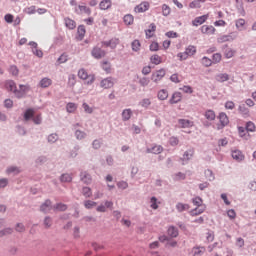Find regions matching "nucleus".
I'll return each mask as SVG.
<instances>
[{"label":"nucleus","mask_w":256,"mask_h":256,"mask_svg":"<svg viewBox=\"0 0 256 256\" xmlns=\"http://www.w3.org/2000/svg\"><path fill=\"white\" fill-rule=\"evenodd\" d=\"M5 89L13 92L18 99H21L22 97H24L29 87L26 85H19L20 90H17V84H15V82L12 80H8L5 82Z\"/></svg>","instance_id":"1"},{"label":"nucleus","mask_w":256,"mask_h":256,"mask_svg":"<svg viewBox=\"0 0 256 256\" xmlns=\"http://www.w3.org/2000/svg\"><path fill=\"white\" fill-rule=\"evenodd\" d=\"M78 78L87 81V85H91L95 81L94 74H88V72L84 69L78 70Z\"/></svg>","instance_id":"2"},{"label":"nucleus","mask_w":256,"mask_h":256,"mask_svg":"<svg viewBox=\"0 0 256 256\" xmlns=\"http://www.w3.org/2000/svg\"><path fill=\"white\" fill-rule=\"evenodd\" d=\"M165 76H166L165 69H160L152 73L151 79L154 84H158L160 81H162L163 78H165Z\"/></svg>","instance_id":"3"},{"label":"nucleus","mask_w":256,"mask_h":256,"mask_svg":"<svg viewBox=\"0 0 256 256\" xmlns=\"http://www.w3.org/2000/svg\"><path fill=\"white\" fill-rule=\"evenodd\" d=\"M115 82H114V78L112 77H106L105 79L101 80L100 83V87L102 89H111L112 87H114Z\"/></svg>","instance_id":"4"},{"label":"nucleus","mask_w":256,"mask_h":256,"mask_svg":"<svg viewBox=\"0 0 256 256\" xmlns=\"http://www.w3.org/2000/svg\"><path fill=\"white\" fill-rule=\"evenodd\" d=\"M117 45H119V39L118 38H112L109 41L102 42V47L111 48L112 50L117 48Z\"/></svg>","instance_id":"5"},{"label":"nucleus","mask_w":256,"mask_h":256,"mask_svg":"<svg viewBox=\"0 0 256 256\" xmlns=\"http://www.w3.org/2000/svg\"><path fill=\"white\" fill-rule=\"evenodd\" d=\"M219 123H221V125L218 126V130H221L229 124V118L226 113L222 112L219 114Z\"/></svg>","instance_id":"6"},{"label":"nucleus","mask_w":256,"mask_h":256,"mask_svg":"<svg viewBox=\"0 0 256 256\" xmlns=\"http://www.w3.org/2000/svg\"><path fill=\"white\" fill-rule=\"evenodd\" d=\"M201 33L204 34V35H214L215 32L217 31V29L214 28V26H208V25H204V26H201Z\"/></svg>","instance_id":"7"},{"label":"nucleus","mask_w":256,"mask_h":256,"mask_svg":"<svg viewBox=\"0 0 256 256\" xmlns=\"http://www.w3.org/2000/svg\"><path fill=\"white\" fill-rule=\"evenodd\" d=\"M150 4L146 1L140 3L138 6L135 7V12L137 13H145L149 10Z\"/></svg>","instance_id":"8"},{"label":"nucleus","mask_w":256,"mask_h":256,"mask_svg":"<svg viewBox=\"0 0 256 256\" xmlns=\"http://www.w3.org/2000/svg\"><path fill=\"white\" fill-rule=\"evenodd\" d=\"M75 13L78 15L85 14L90 16L91 15V9L84 5H78L77 8H75Z\"/></svg>","instance_id":"9"},{"label":"nucleus","mask_w":256,"mask_h":256,"mask_svg":"<svg viewBox=\"0 0 256 256\" xmlns=\"http://www.w3.org/2000/svg\"><path fill=\"white\" fill-rule=\"evenodd\" d=\"M208 14L199 16L192 21V26L198 27L200 25H203L208 20Z\"/></svg>","instance_id":"10"},{"label":"nucleus","mask_w":256,"mask_h":256,"mask_svg":"<svg viewBox=\"0 0 256 256\" xmlns=\"http://www.w3.org/2000/svg\"><path fill=\"white\" fill-rule=\"evenodd\" d=\"M91 55L95 59H101V58L105 57V51L102 50L101 48L96 47V48L92 49Z\"/></svg>","instance_id":"11"},{"label":"nucleus","mask_w":256,"mask_h":256,"mask_svg":"<svg viewBox=\"0 0 256 256\" xmlns=\"http://www.w3.org/2000/svg\"><path fill=\"white\" fill-rule=\"evenodd\" d=\"M163 152L162 145H153L152 148H147V153L160 155Z\"/></svg>","instance_id":"12"},{"label":"nucleus","mask_w":256,"mask_h":256,"mask_svg":"<svg viewBox=\"0 0 256 256\" xmlns=\"http://www.w3.org/2000/svg\"><path fill=\"white\" fill-rule=\"evenodd\" d=\"M232 158L235 159L236 162H242L245 159V155H243L241 150H232Z\"/></svg>","instance_id":"13"},{"label":"nucleus","mask_w":256,"mask_h":256,"mask_svg":"<svg viewBox=\"0 0 256 256\" xmlns=\"http://www.w3.org/2000/svg\"><path fill=\"white\" fill-rule=\"evenodd\" d=\"M111 7H112L111 0H103L99 2V9H101L102 11H107Z\"/></svg>","instance_id":"14"},{"label":"nucleus","mask_w":256,"mask_h":256,"mask_svg":"<svg viewBox=\"0 0 256 256\" xmlns=\"http://www.w3.org/2000/svg\"><path fill=\"white\" fill-rule=\"evenodd\" d=\"M235 26L236 29L239 31L246 30V21L243 18H239L238 20L235 21Z\"/></svg>","instance_id":"15"},{"label":"nucleus","mask_w":256,"mask_h":256,"mask_svg":"<svg viewBox=\"0 0 256 256\" xmlns=\"http://www.w3.org/2000/svg\"><path fill=\"white\" fill-rule=\"evenodd\" d=\"M52 209V202L50 200L44 201L42 206H40V211L43 213H48Z\"/></svg>","instance_id":"16"},{"label":"nucleus","mask_w":256,"mask_h":256,"mask_svg":"<svg viewBox=\"0 0 256 256\" xmlns=\"http://www.w3.org/2000/svg\"><path fill=\"white\" fill-rule=\"evenodd\" d=\"M182 95L180 92H174V94L171 96V99L169 100V103L171 105L177 104L181 101Z\"/></svg>","instance_id":"17"},{"label":"nucleus","mask_w":256,"mask_h":256,"mask_svg":"<svg viewBox=\"0 0 256 256\" xmlns=\"http://www.w3.org/2000/svg\"><path fill=\"white\" fill-rule=\"evenodd\" d=\"M52 85V79H49L47 77H44L39 82V86L43 89L49 88Z\"/></svg>","instance_id":"18"},{"label":"nucleus","mask_w":256,"mask_h":256,"mask_svg":"<svg viewBox=\"0 0 256 256\" xmlns=\"http://www.w3.org/2000/svg\"><path fill=\"white\" fill-rule=\"evenodd\" d=\"M178 125H180V128H190L193 126V122L187 119H180L178 120Z\"/></svg>","instance_id":"19"},{"label":"nucleus","mask_w":256,"mask_h":256,"mask_svg":"<svg viewBox=\"0 0 256 256\" xmlns=\"http://www.w3.org/2000/svg\"><path fill=\"white\" fill-rule=\"evenodd\" d=\"M156 26L155 23L150 24L149 29L146 30V37L147 39H150L155 35Z\"/></svg>","instance_id":"20"},{"label":"nucleus","mask_w":256,"mask_h":256,"mask_svg":"<svg viewBox=\"0 0 256 256\" xmlns=\"http://www.w3.org/2000/svg\"><path fill=\"white\" fill-rule=\"evenodd\" d=\"M80 179L84 184H90L91 183V176L87 172H81Z\"/></svg>","instance_id":"21"},{"label":"nucleus","mask_w":256,"mask_h":256,"mask_svg":"<svg viewBox=\"0 0 256 256\" xmlns=\"http://www.w3.org/2000/svg\"><path fill=\"white\" fill-rule=\"evenodd\" d=\"M169 97V93L167 92L166 89H162L157 93V98L160 101H165Z\"/></svg>","instance_id":"22"},{"label":"nucleus","mask_w":256,"mask_h":256,"mask_svg":"<svg viewBox=\"0 0 256 256\" xmlns=\"http://www.w3.org/2000/svg\"><path fill=\"white\" fill-rule=\"evenodd\" d=\"M205 252L204 247H194L192 248V256H203Z\"/></svg>","instance_id":"23"},{"label":"nucleus","mask_w":256,"mask_h":256,"mask_svg":"<svg viewBox=\"0 0 256 256\" xmlns=\"http://www.w3.org/2000/svg\"><path fill=\"white\" fill-rule=\"evenodd\" d=\"M132 116V110L131 108L125 109L122 111V120L123 121H129V119H131Z\"/></svg>","instance_id":"24"},{"label":"nucleus","mask_w":256,"mask_h":256,"mask_svg":"<svg viewBox=\"0 0 256 256\" xmlns=\"http://www.w3.org/2000/svg\"><path fill=\"white\" fill-rule=\"evenodd\" d=\"M239 137H242L245 140H249L251 138V135L246 133V129L243 127L238 128Z\"/></svg>","instance_id":"25"},{"label":"nucleus","mask_w":256,"mask_h":256,"mask_svg":"<svg viewBox=\"0 0 256 256\" xmlns=\"http://www.w3.org/2000/svg\"><path fill=\"white\" fill-rule=\"evenodd\" d=\"M205 211V206H198L197 208L193 209L190 214L192 216H197L203 214Z\"/></svg>","instance_id":"26"},{"label":"nucleus","mask_w":256,"mask_h":256,"mask_svg":"<svg viewBox=\"0 0 256 256\" xmlns=\"http://www.w3.org/2000/svg\"><path fill=\"white\" fill-rule=\"evenodd\" d=\"M204 117L208 121H215V112L213 110H207L204 113Z\"/></svg>","instance_id":"27"},{"label":"nucleus","mask_w":256,"mask_h":256,"mask_svg":"<svg viewBox=\"0 0 256 256\" xmlns=\"http://www.w3.org/2000/svg\"><path fill=\"white\" fill-rule=\"evenodd\" d=\"M66 27L70 30H74L76 28V22L71 20L70 18L64 19Z\"/></svg>","instance_id":"28"},{"label":"nucleus","mask_w":256,"mask_h":256,"mask_svg":"<svg viewBox=\"0 0 256 256\" xmlns=\"http://www.w3.org/2000/svg\"><path fill=\"white\" fill-rule=\"evenodd\" d=\"M102 70H104V72L106 74H111V63L108 61H104L101 64Z\"/></svg>","instance_id":"29"},{"label":"nucleus","mask_w":256,"mask_h":256,"mask_svg":"<svg viewBox=\"0 0 256 256\" xmlns=\"http://www.w3.org/2000/svg\"><path fill=\"white\" fill-rule=\"evenodd\" d=\"M196 47L193 45L188 46L187 48H185V51L183 53L190 55V56H194L196 55Z\"/></svg>","instance_id":"30"},{"label":"nucleus","mask_w":256,"mask_h":256,"mask_svg":"<svg viewBox=\"0 0 256 256\" xmlns=\"http://www.w3.org/2000/svg\"><path fill=\"white\" fill-rule=\"evenodd\" d=\"M194 155V149H190L184 152L183 155V161H189L191 158H193Z\"/></svg>","instance_id":"31"},{"label":"nucleus","mask_w":256,"mask_h":256,"mask_svg":"<svg viewBox=\"0 0 256 256\" xmlns=\"http://www.w3.org/2000/svg\"><path fill=\"white\" fill-rule=\"evenodd\" d=\"M150 62H152L153 65H160L162 63V57L159 55H152V57H150Z\"/></svg>","instance_id":"32"},{"label":"nucleus","mask_w":256,"mask_h":256,"mask_svg":"<svg viewBox=\"0 0 256 256\" xmlns=\"http://www.w3.org/2000/svg\"><path fill=\"white\" fill-rule=\"evenodd\" d=\"M82 196H84L85 198H90L91 196H93V192L91 191V188L83 187L82 188Z\"/></svg>","instance_id":"33"},{"label":"nucleus","mask_w":256,"mask_h":256,"mask_svg":"<svg viewBox=\"0 0 256 256\" xmlns=\"http://www.w3.org/2000/svg\"><path fill=\"white\" fill-rule=\"evenodd\" d=\"M152 102L151 99L145 98L142 101L139 102L140 107L147 109L149 106H151Z\"/></svg>","instance_id":"34"},{"label":"nucleus","mask_w":256,"mask_h":256,"mask_svg":"<svg viewBox=\"0 0 256 256\" xmlns=\"http://www.w3.org/2000/svg\"><path fill=\"white\" fill-rule=\"evenodd\" d=\"M190 208L189 204L178 203L176 209L178 212L188 211Z\"/></svg>","instance_id":"35"},{"label":"nucleus","mask_w":256,"mask_h":256,"mask_svg":"<svg viewBox=\"0 0 256 256\" xmlns=\"http://www.w3.org/2000/svg\"><path fill=\"white\" fill-rule=\"evenodd\" d=\"M229 80V75L228 74H218L216 75V81L224 83L225 81Z\"/></svg>","instance_id":"36"},{"label":"nucleus","mask_w":256,"mask_h":256,"mask_svg":"<svg viewBox=\"0 0 256 256\" xmlns=\"http://www.w3.org/2000/svg\"><path fill=\"white\" fill-rule=\"evenodd\" d=\"M246 131L250 132V133H254L256 130V126L255 123H253L252 121H249L248 123H246Z\"/></svg>","instance_id":"37"},{"label":"nucleus","mask_w":256,"mask_h":256,"mask_svg":"<svg viewBox=\"0 0 256 256\" xmlns=\"http://www.w3.org/2000/svg\"><path fill=\"white\" fill-rule=\"evenodd\" d=\"M123 23H125V25H132L133 24V16L130 14L123 16Z\"/></svg>","instance_id":"38"},{"label":"nucleus","mask_w":256,"mask_h":256,"mask_svg":"<svg viewBox=\"0 0 256 256\" xmlns=\"http://www.w3.org/2000/svg\"><path fill=\"white\" fill-rule=\"evenodd\" d=\"M66 110L68 113H74L77 110V104L74 103H68L66 106Z\"/></svg>","instance_id":"39"},{"label":"nucleus","mask_w":256,"mask_h":256,"mask_svg":"<svg viewBox=\"0 0 256 256\" xmlns=\"http://www.w3.org/2000/svg\"><path fill=\"white\" fill-rule=\"evenodd\" d=\"M150 82H151V80L148 77H142L139 79V84L142 87H147Z\"/></svg>","instance_id":"40"},{"label":"nucleus","mask_w":256,"mask_h":256,"mask_svg":"<svg viewBox=\"0 0 256 256\" xmlns=\"http://www.w3.org/2000/svg\"><path fill=\"white\" fill-rule=\"evenodd\" d=\"M167 233H168V236H170V237H177L179 235V232L174 227L168 228Z\"/></svg>","instance_id":"41"},{"label":"nucleus","mask_w":256,"mask_h":256,"mask_svg":"<svg viewBox=\"0 0 256 256\" xmlns=\"http://www.w3.org/2000/svg\"><path fill=\"white\" fill-rule=\"evenodd\" d=\"M54 211H66L67 210V205L58 203L56 206H53Z\"/></svg>","instance_id":"42"},{"label":"nucleus","mask_w":256,"mask_h":256,"mask_svg":"<svg viewBox=\"0 0 256 256\" xmlns=\"http://www.w3.org/2000/svg\"><path fill=\"white\" fill-rule=\"evenodd\" d=\"M33 115H35L33 109L26 110L24 115L25 121H29L33 117Z\"/></svg>","instance_id":"43"},{"label":"nucleus","mask_w":256,"mask_h":256,"mask_svg":"<svg viewBox=\"0 0 256 256\" xmlns=\"http://www.w3.org/2000/svg\"><path fill=\"white\" fill-rule=\"evenodd\" d=\"M192 203L194 204V206L197 207H205L203 204V199H201L200 197H195L194 199H192Z\"/></svg>","instance_id":"44"},{"label":"nucleus","mask_w":256,"mask_h":256,"mask_svg":"<svg viewBox=\"0 0 256 256\" xmlns=\"http://www.w3.org/2000/svg\"><path fill=\"white\" fill-rule=\"evenodd\" d=\"M177 57H178V59H179L180 61H184V60H186V59H189V57H193V56L190 55V54H187V53H185V52H180V53L177 54Z\"/></svg>","instance_id":"45"},{"label":"nucleus","mask_w":256,"mask_h":256,"mask_svg":"<svg viewBox=\"0 0 256 256\" xmlns=\"http://www.w3.org/2000/svg\"><path fill=\"white\" fill-rule=\"evenodd\" d=\"M170 13H171V8L169 6H167L166 4H163V6H162L163 16L167 17L170 15Z\"/></svg>","instance_id":"46"},{"label":"nucleus","mask_w":256,"mask_h":256,"mask_svg":"<svg viewBox=\"0 0 256 256\" xmlns=\"http://www.w3.org/2000/svg\"><path fill=\"white\" fill-rule=\"evenodd\" d=\"M141 49V42L139 40H135L132 42V50L138 52Z\"/></svg>","instance_id":"47"},{"label":"nucleus","mask_w":256,"mask_h":256,"mask_svg":"<svg viewBox=\"0 0 256 256\" xmlns=\"http://www.w3.org/2000/svg\"><path fill=\"white\" fill-rule=\"evenodd\" d=\"M9 73H11L12 76L17 77L19 74L18 67L15 65H12L11 67H9Z\"/></svg>","instance_id":"48"},{"label":"nucleus","mask_w":256,"mask_h":256,"mask_svg":"<svg viewBox=\"0 0 256 256\" xmlns=\"http://www.w3.org/2000/svg\"><path fill=\"white\" fill-rule=\"evenodd\" d=\"M213 64V60H210L208 57H202V65L205 67H210Z\"/></svg>","instance_id":"49"},{"label":"nucleus","mask_w":256,"mask_h":256,"mask_svg":"<svg viewBox=\"0 0 256 256\" xmlns=\"http://www.w3.org/2000/svg\"><path fill=\"white\" fill-rule=\"evenodd\" d=\"M84 206L87 209H91V208H94L95 206H97V203L94 201H91V200H87L84 202Z\"/></svg>","instance_id":"50"},{"label":"nucleus","mask_w":256,"mask_h":256,"mask_svg":"<svg viewBox=\"0 0 256 256\" xmlns=\"http://www.w3.org/2000/svg\"><path fill=\"white\" fill-rule=\"evenodd\" d=\"M86 35V28L84 26H78V36L80 39H83V37Z\"/></svg>","instance_id":"51"},{"label":"nucleus","mask_w":256,"mask_h":256,"mask_svg":"<svg viewBox=\"0 0 256 256\" xmlns=\"http://www.w3.org/2000/svg\"><path fill=\"white\" fill-rule=\"evenodd\" d=\"M75 137H77V140H83L84 138H86V133L81 130H77L75 131Z\"/></svg>","instance_id":"52"},{"label":"nucleus","mask_w":256,"mask_h":256,"mask_svg":"<svg viewBox=\"0 0 256 256\" xmlns=\"http://www.w3.org/2000/svg\"><path fill=\"white\" fill-rule=\"evenodd\" d=\"M168 143L173 146V147H176L177 145H179V138H176V137H171L169 140H168Z\"/></svg>","instance_id":"53"},{"label":"nucleus","mask_w":256,"mask_h":256,"mask_svg":"<svg viewBox=\"0 0 256 256\" xmlns=\"http://www.w3.org/2000/svg\"><path fill=\"white\" fill-rule=\"evenodd\" d=\"M21 170H19L18 167H9L8 170H6L7 174H19Z\"/></svg>","instance_id":"54"},{"label":"nucleus","mask_w":256,"mask_h":256,"mask_svg":"<svg viewBox=\"0 0 256 256\" xmlns=\"http://www.w3.org/2000/svg\"><path fill=\"white\" fill-rule=\"evenodd\" d=\"M230 38H231V36H227V35L219 36V38L217 39V42L218 43H227V42H229Z\"/></svg>","instance_id":"55"},{"label":"nucleus","mask_w":256,"mask_h":256,"mask_svg":"<svg viewBox=\"0 0 256 256\" xmlns=\"http://www.w3.org/2000/svg\"><path fill=\"white\" fill-rule=\"evenodd\" d=\"M71 175L70 174H63L61 175V182H64V183H69L71 181Z\"/></svg>","instance_id":"56"},{"label":"nucleus","mask_w":256,"mask_h":256,"mask_svg":"<svg viewBox=\"0 0 256 256\" xmlns=\"http://www.w3.org/2000/svg\"><path fill=\"white\" fill-rule=\"evenodd\" d=\"M68 60V56L66 54L61 55L58 57L57 62L58 64H65Z\"/></svg>","instance_id":"57"},{"label":"nucleus","mask_w":256,"mask_h":256,"mask_svg":"<svg viewBox=\"0 0 256 256\" xmlns=\"http://www.w3.org/2000/svg\"><path fill=\"white\" fill-rule=\"evenodd\" d=\"M101 145V140H94V142H92V148H94V150H99L101 148Z\"/></svg>","instance_id":"58"},{"label":"nucleus","mask_w":256,"mask_h":256,"mask_svg":"<svg viewBox=\"0 0 256 256\" xmlns=\"http://www.w3.org/2000/svg\"><path fill=\"white\" fill-rule=\"evenodd\" d=\"M25 13L28 15H33L36 13V7L35 6H30L28 8H25Z\"/></svg>","instance_id":"59"},{"label":"nucleus","mask_w":256,"mask_h":256,"mask_svg":"<svg viewBox=\"0 0 256 256\" xmlns=\"http://www.w3.org/2000/svg\"><path fill=\"white\" fill-rule=\"evenodd\" d=\"M221 59H222V56L220 53H216L212 56V61L214 63H220L221 62Z\"/></svg>","instance_id":"60"},{"label":"nucleus","mask_w":256,"mask_h":256,"mask_svg":"<svg viewBox=\"0 0 256 256\" xmlns=\"http://www.w3.org/2000/svg\"><path fill=\"white\" fill-rule=\"evenodd\" d=\"M205 177H207L208 181H213L214 180L213 171L211 170L205 171Z\"/></svg>","instance_id":"61"},{"label":"nucleus","mask_w":256,"mask_h":256,"mask_svg":"<svg viewBox=\"0 0 256 256\" xmlns=\"http://www.w3.org/2000/svg\"><path fill=\"white\" fill-rule=\"evenodd\" d=\"M150 207L153 209V210H156L158 208L157 206V199L156 197H152V199H150Z\"/></svg>","instance_id":"62"},{"label":"nucleus","mask_w":256,"mask_h":256,"mask_svg":"<svg viewBox=\"0 0 256 256\" xmlns=\"http://www.w3.org/2000/svg\"><path fill=\"white\" fill-rule=\"evenodd\" d=\"M181 91H183L184 93H193V88H191V86H183L182 88H180Z\"/></svg>","instance_id":"63"},{"label":"nucleus","mask_w":256,"mask_h":256,"mask_svg":"<svg viewBox=\"0 0 256 256\" xmlns=\"http://www.w3.org/2000/svg\"><path fill=\"white\" fill-rule=\"evenodd\" d=\"M57 139H58L57 134H52L49 137H47V141H49V143H55Z\"/></svg>","instance_id":"64"}]
</instances>
